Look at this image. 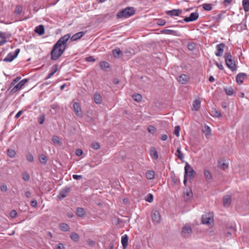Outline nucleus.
I'll list each match as a JSON object with an SVG mask.
<instances>
[{
	"label": "nucleus",
	"instance_id": "obj_1",
	"mask_svg": "<svg viewBox=\"0 0 249 249\" xmlns=\"http://www.w3.org/2000/svg\"><path fill=\"white\" fill-rule=\"evenodd\" d=\"M135 12L134 7H127L119 12L117 14V17L118 18H128L134 15Z\"/></svg>",
	"mask_w": 249,
	"mask_h": 249
},
{
	"label": "nucleus",
	"instance_id": "obj_2",
	"mask_svg": "<svg viewBox=\"0 0 249 249\" xmlns=\"http://www.w3.org/2000/svg\"><path fill=\"white\" fill-rule=\"evenodd\" d=\"M225 63L227 67L232 71L236 70V65L230 52H226L224 55Z\"/></svg>",
	"mask_w": 249,
	"mask_h": 249
},
{
	"label": "nucleus",
	"instance_id": "obj_3",
	"mask_svg": "<svg viewBox=\"0 0 249 249\" xmlns=\"http://www.w3.org/2000/svg\"><path fill=\"white\" fill-rule=\"evenodd\" d=\"M184 170V175L185 176H188L190 180L194 178L196 172L188 162H186Z\"/></svg>",
	"mask_w": 249,
	"mask_h": 249
},
{
	"label": "nucleus",
	"instance_id": "obj_4",
	"mask_svg": "<svg viewBox=\"0 0 249 249\" xmlns=\"http://www.w3.org/2000/svg\"><path fill=\"white\" fill-rule=\"evenodd\" d=\"M201 221L203 224L211 225L213 222V213H209L203 215Z\"/></svg>",
	"mask_w": 249,
	"mask_h": 249
},
{
	"label": "nucleus",
	"instance_id": "obj_5",
	"mask_svg": "<svg viewBox=\"0 0 249 249\" xmlns=\"http://www.w3.org/2000/svg\"><path fill=\"white\" fill-rule=\"evenodd\" d=\"M71 35L68 34L60 37L59 40L55 43L57 44L56 47H63V45H67V43L70 38Z\"/></svg>",
	"mask_w": 249,
	"mask_h": 249
},
{
	"label": "nucleus",
	"instance_id": "obj_6",
	"mask_svg": "<svg viewBox=\"0 0 249 249\" xmlns=\"http://www.w3.org/2000/svg\"><path fill=\"white\" fill-rule=\"evenodd\" d=\"M27 79H24L20 81L18 83L15 84L13 88L10 90L11 93H15L18 90L21 89V88L27 82Z\"/></svg>",
	"mask_w": 249,
	"mask_h": 249
},
{
	"label": "nucleus",
	"instance_id": "obj_7",
	"mask_svg": "<svg viewBox=\"0 0 249 249\" xmlns=\"http://www.w3.org/2000/svg\"><path fill=\"white\" fill-rule=\"evenodd\" d=\"M192 232V230L191 227L189 225H185L183 227L181 232V235L184 237H189Z\"/></svg>",
	"mask_w": 249,
	"mask_h": 249
},
{
	"label": "nucleus",
	"instance_id": "obj_8",
	"mask_svg": "<svg viewBox=\"0 0 249 249\" xmlns=\"http://www.w3.org/2000/svg\"><path fill=\"white\" fill-rule=\"evenodd\" d=\"M71 190V187H66L64 188H63L60 191L59 194L57 196L58 198L61 200V199L66 197L68 193H69Z\"/></svg>",
	"mask_w": 249,
	"mask_h": 249
},
{
	"label": "nucleus",
	"instance_id": "obj_9",
	"mask_svg": "<svg viewBox=\"0 0 249 249\" xmlns=\"http://www.w3.org/2000/svg\"><path fill=\"white\" fill-rule=\"evenodd\" d=\"M56 44L53 45V49L50 53L51 57L52 60H57L58 59L57 53H58V48H60L59 46H56Z\"/></svg>",
	"mask_w": 249,
	"mask_h": 249
},
{
	"label": "nucleus",
	"instance_id": "obj_10",
	"mask_svg": "<svg viewBox=\"0 0 249 249\" xmlns=\"http://www.w3.org/2000/svg\"><path fill=\"white\" fill-rule=\"evenodd\" d=\"M225 47V44L224 43H221L216 45V52L215 54L217 56L219 57L223 55Z\"/></svg>",
	"mask_w": 249,
	"mask_h": 249
},
{
	"label": "nucleus",
	"instance_id": "obj_11",
	"mask_svg": "<svg viewBox=\"0 0 249 249\" xmlns=\"http://www.w3.org/2000/svg\"><path fill=\"white\" fill-rule=\"evenodd\" d=\"M199 17V14L197 12L192 13L190 16L188 17H185L183 20L186 22L190 21H193L198 19Z\"/></svg>",
	"mask_w": 249,
	"mask_h": 249
},
{
	"label": "nucleus",
	"instance_id": "obj_12",
	"mask_svg": "<svg viewBox=\"0 0 249 249\" xmlns=\"http://www.w3.org/2000/svg\"><path fill=\"white\" fill-rule=\"evenodd\" d=\"M73 110L75 114L79 117H83V114L82 113L81 106L79 103L75 102L73 104Z\"/></svg>",
	"mask_w": 249,
	"mask_h": 249
},
{
	"label": "nucleus",
	"instance_id": "obj_13",
	"mask_svg": "<svg viewBox=\"0 0 249 249\" xmlns=\"http://www.w3.org/2000/svg\"><path fill=\"white\" fill-rule=\"evenodd\" d=\"M152 220L154 222L159 223L160 221V215L158 210H153L151 214Z\"/></svg>",
	"mask_w": 249,
	"mask_h": 249
},
{
	"label": "nucleus",
	"instance_id": "obj_14",
	"mask_svg": "<svg viewBox=\"0 0 249 249\" xmlns=\"http://www.w3.org/2000/svg\"><path fill=\"white\" fill-rule=\"evenodd\" d=\"M86 34V32L82 31L77 33L73 35L72 36H71L70 39L72 41H76L79 39H80L83 37Z\"/></svg>",
	"mask_w": 249,
	"mask_h": 249
},
{
	"label": "nucleus",
	"instance_id": "obj_15",
	"mask_svg": "<svg viewBox=\"0 0 249 249\" xmlns=\"http://www.w3.org/2000/svg\"><path fill=\"white\" fill-rule=\"evenodd\" d=\"M247 77V74L245 73H239L238 74L236 77V82L239 84L241 85L243 83V80L245 78Z\"/></svg>",
	"mask_w": 249,
	"mask_h": 249
},
{
	"label": "nucleus",
	"instance_id": "obj_16",
	"mask_svg": "<svg viewBox=\"0 0 249 249\" xmlns=\"http://www.w3.org/2000/svg\"><path fill=\"white\" fill-rule=\"evenodd\" d=\"M181 13L182 10L180 9H173L166 12V14L171 17L178 16Z\"/></svg>",
	"mask_w": 249,
	"mask_h": 249
},
{
	"label": "nucleus",
	"instance_id": "obj_17",
	"mask_svg": "<svg viewBox=\"0 0 249 249\" xmlns=\"http://www.w3.org/2000/svg\"><path fill=\"white\" fill-rule=\"evenodd\" d=\"M189 76L187 75L181 74L178 78V81L181 84H185L189 80Z\"/></svg>",
	"mask_w": 249,
	"mask_h": 249
},
{
	"label": "nucleus",
	"instance_id": "obj_18",
	"mask_svg": "<svg viewBox=\"0 0 249 249\" xmlns=\"http://www.w3.org/2000/svg\"><path fill=\"white\" fill-rule=\"evenodd\" d=\"M161 33L165 34L168 35H172L176 36H179L180 35L179 34V32L177 31L169 30V29H164L161 31Z\"/></svg>",
	"mask_w": 249,
	"mask_h": 249
},
{
	"label": "nucleus",
	"instance_id": "obj_19",
	"mask_svg": "<svg viewBox=\"0 0 249 249\" xmlns=\"http://www.w3.org/2000/svg\"><path fill=\"white\" fill-rule=\"evenodd\" d=\"M34 31L39 36L43 35L45 32L44 27L43 25H39L36 27Z\"/></svg>",
	"mask_w": 249,
	"mask_h": 249
},
{
	"label": "nucleus",
	"instance_id": "obj_20",
	"mask_svg": "<svg viewBox=\"0 0 249 249\" xmlns=\"http://www.w3.org/2000/svg\"><path fill=\"white\" fill-rule=\"evenodd\" d=\"M184 199L185 201H188L190 198L193 196V192L190 188H188L184 192Z\"/></svg>",
	"mask_w": 249,
	"mask_h": 249
},
{
	"label": "nucleus",
	"instance_id": "obj_21",
	"mask_svg": "<svg viewBox=\"0 0 249 249\" xmlns=\"http://www.w3.org/2000/svg\"><path fill=\"white\" fill-rule=\"evenodd\" d=\"M128 237L127 235L124 234L121 238V243L123 249H126L128 245Z\"/></svg>",
	"mask_w": 249,
	"mask_h": 249
},
{
	"label": "nucleus",
	"instance_id": "obj_22",
	"mask_svg": "<svg viewBox=\"0 0 249 249\" xmlns=\"http://www.w3.org/2000/svg\"><path fill=\"white\" fill-rule=\"evenodd\" d=\"M58 69V65L55 64L52 66L51 68V72L48 75V76L45 78L46 79H48L52 77L53 74L57 71Z\"/></svg>",
	"mask_w": 249,
	"mask_h": 249
},
{
	"label": "nucleus",
	"instance_id": "obj_23",
	"mask_svg": "<svg viewBox=\"0 0 249 249\" xmlns=\"http://www.w3.org/2000/svg\"><path fill=\"white\" fill-rule=\"evenodd\" d=\"M59 229L64 231H68L70 230V227L68 224L65 223H61L59 225Z\"/></svg>",
	"mask_w": 249,
	"mask_h": 249
},
{
	"label": "nucleus",
	"instance_id": "obj_24",
	"mask_svg": "<svg viewBox=\"0 0 249 249\" xmlns=\"http://www.w3.org/2000/svg\"><path fill=\"white\" fill-rule=\"evenodd\" d=\"M200 106V101L198 99L195 100L193 104L192 110L197 111L198 110Z\"/></svg>",
	"mask_w": 249,
	"mask_h": 249
},
{
	"label": "nucleus",
	"instance_id": "obj_25",
	"mask_svg": "<svg viewBox=\"0 0 249 249\" xmlns=\"http://www.w3.org/2000/svg\"><path fill=\"white\" fill-rule=\"evenodd\" d=\"M86 212L85 210L81 207H78L76 209V214L80 217H83L85 215Z\"/></svg>",
	"mask_w": 249,
	"mask_h": 249
},
{
	"label": "nucleus",
	"instance_id": "obj_26",
	"mask_svg": "<svg viewBox=\"0 0 249 249\" xmlns=\"http://www.w3.org/2000/svg\"><path fill=\"white\" fill-rule=\"evenodd\" d=\"M112 54L114 57L116 58L120 57L121 54H122V53L119 48H117L112 51Z\"/></svg>",
	"mask_w": 249,
	"mask_h": 249
},
{
	"label": "nucleus",
	"instance_id": "obj_27",
	"mask_svg": "<svg viewBox=\"0 0 249 249\" xmlns=\"http://www.w3.org/2000/svg\"><path fill=\"white\" fill-rule=\"evenodd\" d=\"M16 57L14 56L13 53H9L7 56L3 59V61L7 62L12 61Z\"/></svg>",
	"mask_w": 249,
	"mask_h": 249
},
{
	"label": "nucleus",
	"instance_id": "obj_28",
	"mask_svg": "<svg viewBox=\"0 0 249 249\" xmlns=\"http://www.w3.org/2000/svg\"><path fill=\"white\" fill-rule=\"evenodd\" d=\"M38 160L40 163L43 165H45L47 163L48 159L46 156L44 154H40L38 156Z\"/></svg>",
	"mask_w": 249,
	"mask_h": 249
},
{
	"label": "nucleus",
	"instance_id": "obj_29",
	"mask_svg": "<svg viewBox=\"0 0 249 249\" xmlns=\"http://www.w3.org/2000/svg\"><path fill=\"white\" fill-rule=\"evenodd\" d=\"M231 196H227L223 198V204L225 207H228L231 203Z\"/></svg>",
	"mask_w": 249,
	"mask_h": 249
},
{
	"label": "nucleus",
	"instance_id": "obj_30",
	"mask_svg": "<svg viewBox=\"0 0 249 249\" xmlns=\"http://www.w3.org/2000/svg\"><path fill=\"white\" fill-rule=\"evenodd\" d=\"M242 5L245 12L249 11V0H243Z\"/></svg>",
	"mask_w": 249,
	"mask_h": 249
},
{
	"label": "nucleus",
	"instance_id": "obj_31",
	"mask_svg": "<svg viewBox=\"0 0 249 249\" xmlns=\"http://www.w3.org/2000/svg\"><path fill=\"white\" fill-rule=\"evenodd\" d=\"M150 154L154 159L157 160L158 159V152L156 151L155 148L153 147L150 148Z\"/></svg>",
	"mask_w": 249,
	"mask_h": 249
},
{
	"label": "nucleus",
	"instance_id": "obj_32",
	"mask_svg": "<svg viewBox=\"0 0 249 249\" xmlns=\"http://www.w3.org/2000/svg\"><path fill=\"white\" fill-rule=\"evenodd\" d=\"M70 237L71 239V240L74 242H77L80 239V237L79 235L76 233V232H72L70 234Z\"/></svg>",
	"mask_w": 249,
	"mask_h": 249
},
{
	"label": "nucleus",
	"instance_id": "obj_33",
	"mask_svg": "<svg viewBox=\"0 0 249 249\" xmlns=\"http://www.w3.org/2000/svg\"><path fill=\"white\" fill-rule=\"evenodd\" d=\"M155 173L153 171L149 170L146 173V177L149 180L153 179L154 178Z\"/></svg>",
	"mask_w": 249,
	"mask_h": 249
},
{
	"label": "nucleus",
	"instance_id": "obj_34",
	"mask_svg": "<svg viewBox=\"0 0 249 249\" xmlns=\"http://www.w3.org/2000/svg\"><path fill=\"white\" fill-rule=\"evenodd\" d=\"M101 69L103 71H107V69L109 68V64L106 61H102L100 63Z\"/></svg>",
	"mask_w": 249,
	"mask_h": 249
},
{
	"label": "nucleus",
	"instance_id": "obj_35",
	"mask_svg": "<svg viewBox=\"0 0 249 249\" xmlns=\"http://www.w3.org/2000/svg\"><path fill=\"white\" fill-rule=\"evenodd\" d=\"M218 166L219 168L224 170L228 168V164L223 162L222 161H219L218 162Z\"/></svg>",
	"mask_w": 249,
	"mask_h": 249
},
{
	"label": "nucleus",
	"instance_id": "obj_36",
	"mask_svg": "<svg viewBox=\"0 0 249 249\" xmlns=\"http://www.w3.org/2000/svg\"><path fill=\"white\" fill-rule=\"evenodd\" d=\"M94 100L96 104H100L102 101L101 96L99 94L96 93L94 95Z\"/></svg>",
	"mask_w": 249,
	"mask_h": 249
},
{
	"label": "nucleus",
	"instance_id": "obj_37",
	"mask_svg": "<svg viewBox=\"0 0 249 249\" xmlns=\"http://www.w3.org/2000/svg\"><path fill=\"white\" fill-rule=\"evenodd\" d=\"M224 90L226 94L229 96L232 95L234 93L233 89L231 87L224 88Z\"/></svg>",
	"mask_w": 249,
	"mask_h": 249
},
{
	"label": "nucleus",
	"instance_id": "obj_38",
	"mask_svg": "<svg viewBox=\"0 0 249 249\" xmlns=\"http://www.w3.org/2000/svg\"><path fill=\"white\" fill-rule=\"evenodd\" d=\"M176 155L178 157V159L181 160L183 161L184 159V155L180 150V147H178L177 150V153Z\"/></svg>",
	"mask_w": 249,
	"mask_h": 249
},
{
	"label": "nucleus",
	"instance_id": "obj_39",
	"mask_svg": "<svg viewBox=\"0 0 249 249\" xmlns=\"http://www.w3.org/2000/svg\"><path fill=\"white\" fill-rule=\"evenodd\" d=\"M202 131L207 136L210 135L211 133V128L207 125L204 126L202 129Z\"/></svg>",
	"mask_w": 249,
	"mask_h": 249
},
{
	"label": "nucleus",
	"instance_id": "obj_40",
	"mask_svg": "<svg viewBox=\"0 0 249 249\" xmlns=\"http://www.w3.org/2000/svg\"><path fill=\"white\" fill-rule=\"evenodd\" d=\"M16 153L13 149H8L7 150V155L10 158H14L16 156Z\"/></svg>",
	"mask_w": 249,
	"mask_h": 249
},
{
	"label": "nucleus",
	"instance_id": "obj_41",
	"mask_svg": "<svg viewBox=\"0 0 249 249\" xmlns=\"http://www.w3.org/2000/svg\"><path fill=\"white\" fill-rule=\"evenodd\" d=\"M204 176L207 180H210L212 178V176L209 171L204 170Z\"/></svg>",
	"mask_w": 249,
	"mask_h": 249
},
{
	"label": "nucleus",
	"instance_id": "obj_42",
	"mask_svg": "<svg viewBox=\"0 0 249 249\" xmlns=\"http://www.w3.org/2000/svg\"><path fill=\"white\" fill-rule=\"evenodd\" d=\"M132 98L134 100L137 102H140L142 100V96L140 94L136 93L132 95Z\"/></svg>",
	"mask_w": 249,
	"mask_h": 249
},
{
	"label": "nucleus",
	"instance_id": "obj_43",
	"mask_svg": "<svg viewBox=\"0 0 249 249\" xmlns=\"http://www.w3.org/2000/svg\"><path fill=\"white\" fill-rule=\"evenodd\" d=\"M202 7L205 11H209L212 9V5L209 3H204L202 5Z\"/></svg>",
	"mask_w": 249,
	"mask_h": 249
},
{
	"label": "nucleus",
	"instance_id": "obj_44",
	"mask_svg": "<svg viewBox=\"0 0 249 249\" xmlns=\"http://www.w3.org/2000/svg\"><path fill=\"white\" fill-rule=\"evenodd\" d=\"M21 79V77L20 76H18L16 77L10 84V87L8 88V90H9L11 88H12L18 82L20 79Z\"/></svg>",
	"mask_w": 249,
	"mask_h": 249
},
{
	"label": "nucleus",
	"instance_id": "obj_45",
	"mask_svg": "<svg viewBox=\"0 0 249 249\" xmlns=\"http://www.w3.org/2000/svg\"><path fill=\"white\" fill-rule=\"evenodd\" d=\"M147 130L149 133L154 134L156 132V128L153 125H150L147 128Z\"/></svg>",
	"mask_w": 249,
	"mask_h": 249
},
{
	"label": "nucleus",
	"instance_id": "obj_46",
	"mask_svg": "<svg viewBox=\"0 0 249 249\" xmlns=\"http://www.w3.org/2000/svg\"><path fill=\"white\" fill-rule=\"evenodd\" d=\"M22 178L24 181H28L30 179V176L27 172H24L22 173Z\"/></svg>",
	"mask_w": 249,
	"mask_h": 249
},
{
	"label": "nucleus",
	"instance_id": "obj_47",
	"mask_svg": "<svg viewBox=\"0 0 249 249\" xmlns=\"http://www.w3.org/2000/svg\"><path fill=\"white\" fill-rule=\"evenodd\" d=\"M22 10V6L19 5H17L16 9H15V13L17 15H19L21 13Z\"/></svg>",
	"mask_w": 249,
	"mask_h": 249
},
{
	"label": "nucleus",
	"instance_id": "obj_48",
	"mask_svg": "<svg viewBox=\"0 0 249 249\" xmlns=\"http://www.w3.org/2000/svg\"><path fill=\"white\" fill-rule=\"evenodd\" d=\"M196 44L195 43H193V42H190V43H189L188 44V49L190 50V51H194L195 48H196Z\"/></svg>",
	"mask_w": 249,
	"mask_h": 249
},
{
	"label": "nucleus",
	"instance_id": "obj_49",
	"mask_svg": "<svg viewBox=\"0 0 249 249\" xmlns=\"http://www.w3.org/2000/svg\"><path fill=\"white\" fill-rule=\"evenodd\" d=\"M91 147L95 150H98L100 148V146L99 143L97 142H93L91 144Z\"/></svg>",
	"mask_w": 249,
	"mask_h": 249
},
{
	"label": "nucleus",
	"instance_id": "obj_50",
	"mask_svg": "<svg viewBox=\"0 0 249 249\" xmlns=\"http://www.w3.org/2000/svg\"><path fill=\"white\" fill-rule=\"evenodd\" d=\"M180 130V127L179 125L175 126L174 133L177 137H178L179 136Z\"/></svg>",
	"mask_w": 249,
	"mask_h": 249
},
{
	"label": "nucleus",
	"instance_id": "obj_51",
	"mask_svg": "<svg viewBox=\"0 0 249 249\" xmlns=\"http://www.w3.org/2000/svg\"><path fill=\"white\" fill-rule=\"evenodd\" d=\"M145 200L149 202H152L153 201V196L151 194H148Z\"/></svg>",
	"mask_w": 249,
	"mask_h": 249
},
{
	"label": "nucleus",
	"instance_id": "obj_52",
	"mask_svg": "<svg viewBox=\"0 0 249 249\" xmlns=\"http://www.w3.org/2000/svg\"><path fill=\"white\" fill-rule=\"evenodd\" d=\"M26 159L30 162H33L34 161V157L31 153H29L26 155Z\"/></svg>",
	"mask_w": 249,
	"mask_h": 249
},
{
	"label": "nucleus",
	"instance_id": "obj_53",
	"mask_svg": "<svg viewBox=\"0 0 249 249\" xmlns=\"http://www.w3.org/2000/svg\"><path fill=\"white\" fill-rule=\"evenodd\" d=\"M45 119V116L44 114H43L41 115H40L39 116V117L38 118V121L39 123L40 124H42L44 123Z\"/></svg>",
	"mask_w": 249,
	"mask_h": 249
},
{
	"label": "nucleus",
	"instance_id": "obj_54",
	"mask_svg": "<svg viewBox=\"0 0 249 249\" xmlns=\"http://www.w3.org/2000/svg\"><path fill=\"white\" fill-rule=\"evenodd\" d=\"M52 141L54 143L60 144L61 142L59 141V139L58 136H54L52 138Z\"/></svg>",
	"mask_w": 249,
	"mask_h": 249
},
{
	"label": "nucleus",
	"instance_id": "obj_55",
	"mask_svg": "<svg viewBox=\"0 0 249 249\" xmlns=\"http://www.w3.org/2000/svg\"><path fill=\"white\" fill-rule=\"evenodd\" d=\"M17 213L15 210H12L10 213V216L12 218H15L17 216Z\"/></svg>",
	"mask_w": 249,
	"mask_h": 249
},
{
	"label": "nucleus",
	"instance_id": "obj_56",
	"mask_svg": "<svg viewBox=\"0 0 249 249\" xmlns=\"http://www.w3.org/2000/svg\"><path fill=\"white\" fill-rule=\"evenodd\" d=\"M83 152L81 149H76L75 150V154L77 156H81L83 155Z\"/></svg>",
	"mask_w": 249,
	"mask_h": 249
},
{
	"label": "nucleus",
	"instance_id": "obj_57",
	"mask_svg": "<svg viewBox=\"0 0 249 249\" xmlns=\"http://www.w3.org/2000/svg\"><path fill=\"white\" fill-rule=\"evenodd\" d=\"M157 23L160 26H163L166 24V21L164 19H160L158 21Z\"/></svg>",
	"mask_w": 249,
	"mask_h": 249
},
{
	"label": "nucleus",
	"instance_id": "obj_58",
	"mask_svg": "<svg viewBox=\"0 0 249 249\" xmlns=\"http://www.w3.org/2000/svg\"><path fill=\"white\" fill-rule=\"evenodd\" d=\"M214 116L216 117H220L222 116L221 112L219 111L214 109L213 110Z\"/></svg>",
	"mask_w": 249,
	"mask_h": 249
},
{
	"label": "nucleus",
	"instance_id": "obj_59",
	"mask_svg": "<svg viewBox=\"0 0 249 249\" xmlns=\"http://www.w3.org/2000/svg\"><path fill=\"white\" fill-rule=\"evenodd\" d=\"M64 52V51L62 49H61V47L58 48V53H57L58 59L62 55Z\"/></svg>",
	"mask_w": 249,
	"mask_h": 249
},
{
	"label": "nucleus",
	"instance_id": "obj_60",
	"mask_svg": "<svg viewBox=\"0 0 249 249\" xmlns=\"http://www.w3.org/2000/svg\"><path fill=\"white\" fill-rule=\"evenodd\" d=\"M72 178L74 179L79 180L82 178V176L81 175H73Z\"/></svg>",
	"mask_w": 249,
	"mask_h": 249
},
{
	"label": "nucleus",
	"instance_id": "obj_61",
	"mask_svg": "<svg viewBox=\"0 0 249 249\" xmlns=\"http://www.w3.org/2000/svg\"><path fill=\"white\" fill-rule=\"evenodd\" d=\"M87 243H88V244L91 246V247H93L95 245V241H93V240H88L87 241Z\"/></svg>",
	"mask_w": 249,
	"mask_h": 249
},
{
	"label": "nucleus",
	"instance_id": "obj_62",
	"mask_svg": "<svg viewBox=\"0 0 249 249\" xmlns=\"http://www.w3.org/2000/svg\"><path fill=\"white\" fill-rule=\"evenodd\" d=\"M86 60L88 62H94L95 59L92 56H89L86 58Z\"/></svg>",
	"mask_w": 249,
	"mask_h": 249
},
{
	"label": "nucleus",
	"instance_id": "obj_63",
	"mask_svg": "<svg viewBox=\"0 0 249 249\" xmlns=\"http://www.w3.org/2000/svg\"><path fill=\"white\" fill-rule=\"evenodd\" d=\"M56 249H65V247L62 243H59L57 245Z\"/></svg>",
	"mask_w": 249,
	"mask_h": 249
},
{
	"label": "nucleus",
	"instance_id": "obj_64",
	"mask_svg": "<svg viewBox=\"0 0 249 249\" xmlns=\"http://www.w3.org/2000/svg\"><path fill=\"white\" fill-rule=\"evenodd\" d=\"M31 205L33 207H36L37 205V202L36 200H33L31 202Z\"/></svg>",
	"mask_w": 249,
	"mask_h": 249
}]
</instances>
